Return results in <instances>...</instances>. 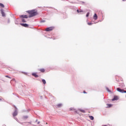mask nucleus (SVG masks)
Returning a JSON list of instances; mask_svg holds the SVG:
<instances>
[{"label":"nucleus","instance_id":"nucleus-30","mask_svg":"<svg viewBox=\"0 0 126 126\" xmlns=\"http://www.w3.org/2000/svg\"><path fill=\"white\" fill-rule=\"evenodd\" d=\"M1 98H0V101H1Z\"/></svg>","mask_w":126,"mask_h":126},{"label":"nucleus","instance_id":"nucleus-15","mask_svg":"<svg viewBox=\"0 0 126 126\" xmlns=\"http://www.w3.org/2000/svg\"><path fill=\"white\" fill-rule=\"evenodd\" d=\"M90 119H91V120L93 121V120H94V117H93L92 116H89Z\"/></svg>","mask_w":126,"mask_h":126},{"label":"nucleus","instance_id":"nucleus-25","mask_svg":"<svg viewBox=\"0 0 126 126\" xmlns=\"http://www.w3.org/2000/svg\"><path fill=\"white\" fill-rule=\"evenodd\" d=\"M89 16V13H87V15H86V17H88Z\"/></svg>","mask_w":126,"mask_h":126},{"label":"nucleus","instance_id":"nucleus-18","mask_svg":"<svg viewBox=\"0 0 126 126\" xmlns=\"http://www.w3.org/2000/svg\"><path fill=\"white\" fill-rule=\"evenodd\" d=\"M77 12L78 13H79L83 12V11H82V10H77Z\"/></svg>","mask_w":126,"mask_h":126},{"label":"nucleus","instance_id":"nucleus-32","mask_svg":"<svg viewBox=\"0 0 126 126\" xmlns=\"http://www.w3.org/2000/svg\"><path fill=\"white\" fill-rule=\"evenodd\" d=\"M104 126H106V125H104Z\"/></svg>","mask_w":126,"mask_h":126},{"label":"nucleus","instance_id":"nucleus-20","mask_svg":"<svg viewBox=\"0 0 126 126\" xmlns=\"http://www.w3.org/2000/svg\"><path fill=\"white\" fill-rule=\"evenodd\" d=\"M106 90L108 92H111V91H110V90H109V89L108 88H106Z\"/></svg>","mask_w":126,"mask_h":126},{"label":"nucleus","instance_id":"nucleus-27","mask_svg":"<svg viewBox=\"0 0 126 126\" xmlns=\"http://www.w3.org/2000/svg\"><path fill=\"white\" fill-rule=\"evenodd\" d=\"M124 93H126V91L124 90V91H123V94H124Z\"/></svg>","mask_w":126,"mask_h":126},{"label":"nucleus","instance_id":"nucleus-7","mask_svg":"<svg viewBox=\"0 0 126 126\" xmlns=\"http://www.w3.org/2000/svg\"><path fill=\"white\" fill-rule=\"evenodd\" d=\"M18 115V112L16 110L14 111V112L13 113V117H16V116Z\"/></svg>","mask_w":126,"mask_h":126},{"label":"nucleus","instance_id":"nucleus-5","mask_svg":"<svg viewBox=\"0 0 126 126\" xmlns=\"http://www.w3.org/2000/svg\"><path fill=\"white\" fill-rule=\"evenodd\" d=\"M20 18H28V16L27 15H22L20 16Z\"/></svg>","mask_w":126,"mask_h":126},{"label":"nucleus","instance_id":"nucleus-13","mask_svg":"<svg viewBox=\"0 0 126 126\" xmlns=\"http://www.w3.org/2000/svg\"><path fill=\"white\" fill-rule=\"evenodd\" d=\"M78 111L80 112H81L83 113H85L86 112L85 110H83V109H78Z\"/></svg>","mask_w":126,"mask_h":126},{"label":"nucleus","instance_id":"nucleus-14","mask_svg":"<svg viewBox=\"0 0 126 126\" xmlns=\"http://www.w3.org/2000/svg\"><path fill=\"white\" fill-rule=\"evenodd\" d=\"M0 7L1 8H4V5L1 3H0Z\"/></svg>","mask_w":126,"mask_h":126},{"label":"nucleus","instance_id":"nucleus-17","mask_svg":"<svg viewBox=\"0 0 126 126\" xmlns=\"http://www.w3.org/2000/svg\"><path fill=\"white\" fill-rule=\"evenodd\" d=\"M42 83H43L44 84H46V82L45 79H42Z\"/></svg>","mask_w":126,"mask_h":126},{"label":"nucleus","instance_id":"nucleus-21","mask_svg":"<svg viewBox=\"0 0 126 126\" xmlns=\"http://www.w3.org/2000/svg\"><path fill=\"white\" fill-rule=\"evenodd\" d=\"M22 22H23V23H26V22L25 19H24V18L22 19Z\"/></svg>","mask_w":126,"mask_h":126},{"label":"nucleus","instance_id":"nucleus-2","mask_svg":"<svg viewBox=\"0 0 126 126\" xmlns=\"http://www.w3.org/2000/svg\"><path fill=\"white\" fill-rule=\"evenodd\" d=\"M53 30H54V27H51L49 28H47L46 29H45V31L47 32H49L52 31Z\"/></svg>","mask_w":126,"mask_h":126},{"label":"nucleus","instance_id":"nucleus-23","mask_svg":"<svg viewBox=\"0 0 126 126\" xmlns=\"http://www.w3.org/2000/svg\"><path fill=\"white\" fill-rule=\"evenodd\" d=\"M24 119H27L28 118V116H24L23 117Z\"/></svg>","mask_w":126,"mask_h":126},{"label":"nucleus","instance_id":"nucleus-8","mask_svg":"<svg viewBox=\"0 0 126 126\" xmlns=\"http://www.w3.org/2000/svg\"><path fill=\"white\" fill-rule=\"evenodd\" d=\"M21 25L24 27H29V25L27 24H21Z\"/></svg>","mask_w":126,"mask_h":126},{"label":"nucleus","instance_id":"nucleus-10","mask_svg":"<svg viewBox=\"0 0 126 126\" xmlns=\"http://www.w3.org/2000/svg\"><path fill=\"white\" fill-rule=\"evenodd\" d=\"M0 11H1V13L2 14V17H4L5 16V15H4V13L3 12V9H1Z\"/></svg>","mask_w":126,"mask_h":126},{"label":"nucleus","instance_id":"nucleus-28","mask_svg":"<svg viewBox=\"0 0 126 126\" xmlns=\"http://www.w3.org/2000/svg\"><path fill=\"white\" fill-rule=\"evenodd\" d=\"M83 93H84V94H87V93H86L85 91H84V92H83Z\"/></svg>","mask_w":126,"mask_h":126},{"label":"nucleus","instance_id":"nucleus-19","mask_svg":"<svg viewBox=\"0 0 126 126\" xmlns=\"http://www.w3.org/2000/svg\"><path fill=\"white\" fill-rule=\"evenodd\" d=\"M107 105L108 108H110L112 106V104H107Z\"/></svg>","mask_w":126,"mask_h":126},{"label":"nucleus","instance_id":"nucleus-29","mask_svg":"<svg viewBox=\"0 0 126 126\" xmlns=\"http://www.w3.org/2000/svg\"><path fill=\"white\" fill-rule=\"evenodd\" d=\"M39 122H38V125H39Z\"/></svg>","mask_w":126,"mask_h":126},{"label":"nucleus","instance_id":"nucleus-6","mask_svg":"<svg viewBox=\"0 0 126 126\" xmlns=\"http://www.w3.org/2000/svg\"><path fill=\"white\" fill-rule=\"evenodd\" d=\"M69 111H75V113H77V111L75 109H74L73 107H71L70 108H69Z\"/></svg>","mask_w":126,"mask_h":126},{"label":"nucleus","instance_id":"nucleus-16","mask_svg":"<svg viewBox=\"0 0 126 126\" xmlns=\"http://www.w3.org/2000/svg\"><path fill=\"white\" fill-rule=\"evenodd\" d=\"M57 106L58 108H60V107H61L62 106V104H57Z\"/></svg>","mask_w":126,"mask_h":126},{"label":"nucleus","instance_id":"nucleus-4","mask_svg":"<svg viewBox=\"0 0 126 126\" xmlns=\"http://www.w3.org/2000/svg\"><path fill=\"white\" fill-rule=\"evenodd\" d=\"M119 97L117 96H114V98L112 99V101H116L118 100Z\"/></svg>","mask_w":126,"mask_h":126},{"label":"nucleus","instance_id":"nucleus-22","mask_svg":"<svg viewBox=\"0 0 126 126\" xmlns=\"http://www.w3.org/2000/svg\"><path fill=\"white\" fill-rule=\"evenodd\" d=\"M5 77H6V78H9V79H11V77H9V76H8V75H6V76H5Z\"/></svg>","mask_w":126,"mask_h":126},{"label":"nucleus","instance_id":"nucleus-24","mask_svg":"<svg viewBox=\"0 0 126 126\" xmlns=\"http://www.w3.org/2000/svg\"><path fill=\"white\" fill-rule=\"evenodd\" d=\"M93 24V23H88V25H89V26H91Z\"/></svg>","mask_w":126,"mask_h":126},{"label":"nucleus","instance_id":"nucleus-3","mask_svg":"<svg viewBox=\"0 0 126 126\" xmlns=\"http://www.w3.org/2000/svg\"><path fill=\"white\" fill-rule=\"evenodd\" d=\"M117 91H118V92H119L123 94V92H124V90L123 89H120L119 88H118L117 89Z\"/></svg>","mask_w":126,"mask_h":126},{"label":"nucleus","instance_id":"nucleus-9","mask_svg":"<svg viewBox=\"0 0 126 126\" xmlns=\"http://www.w3.org/2000/svg\"><path fill=\"white\" fill-rule=\"evenodd\" d=\"M39 71H40L41 73H44L45 72V69H38Z\"/></svg>","mask_w":126,"mask_h":126},{"label":"nucleus","instance_id":"nucleus-26","mask_svg":"<svg viewBox=\"0 0 126 126\" xmlns=\"http://www.w3.org/2000/svg\"><path fill=\"white\" fill-rule=\"evenodd\" d=\"M11 81H15V82H16L15 79H13L11 80Z\"/></svg>","mask_w":126,"mask_h":126},{"label":"nucleus","instance_id":"nucleus-31","mask_svg":"<svg viewBox=\"0 0 126 126\" xmlns=\"http://www.w3.org/2000/svg\"><path fill=\"white\" fill-rule=\"evenodd\" d=\"M123 0V1H125V0Z\"/></svg>","mask_w":126,"mask_h":126},{"label":"nucleus","instance_id":"nucleus-12","mask_svg":"<svg viewBox=\"0 0 126 126\" xmlns=\"http://www.w3.org/2000/svg\"><path fill=\"white\" fill-rule=\"evenodd\" d=\"M32 75L34 76L35 78H38V76L35 73H32Z\"/></svg>","mask_w":126,"mask_h":126},{"label":"nucleus","instance_id":"nucleus-1","mask_svg":"<svg viewBox=\"0 0 126 126\" xmlns=\"http://www.w3.org/2000/svg\"><path fill=\"white\" fill-rule=\"evenodd\" d=\"M29 14V18H32L38 14L37 10H31L27 11Z\"/></svg>","mask_w":126,"mask_h":126},{"label":"nucleus","instance_id":"nucleus-11","mask_svg":"<svg viewBox=\"0 0 126 126\" xmlns=\"http://www.w3.org/2000/svg\"><path fill=\"white\" fill-rule=\"evenodd\" d=\"M93 18H94V20H97V14H95L94 15Z\"/></svg>","mask_w":126,"mask_h":126}]
</instances>
